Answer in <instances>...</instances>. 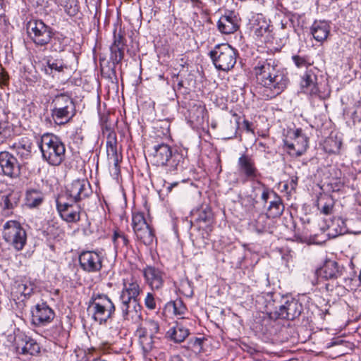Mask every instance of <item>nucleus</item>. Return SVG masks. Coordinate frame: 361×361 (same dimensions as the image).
<instances>
[{"mask_svg": "<svg viewBox=\"0 0 361 361\" xmlns=\"http://www.w3.org/2000/svg\"><path fill=\"white\" fill-rule=\"evenodd\" d=\"M22 343H17V349L23 355H37L40 350L39 344L30 337L23 336L21 339Z\"/></svg>", "mask_w": 361, "mask_h": 361, "instance_id": "30", "label": "nucleus"}, {"mask_svg": "<svg viewBox=\"0 0 361 361\" xmlns=\"http://www.w3.org/2000/svg\"><path fill=\"white\" fill-rule=\"evenodd\" d=\"M74 112H70L62 108L53 106L51 110V116L55 123L58 125L64 124L73 116Z\"/></svg>", "mask_w": 361, "mask_h": 361, "instance_id": "39", "label": "nucleus"}, {"mask_svg": "<svg viewBox=\"0 0 361 361\" xmlns=\"http://www.w3.org/2000/svg\"><path fill=\"white\" fill-rule=\"evenodd\" d=\"M217 28L222 34L233 33L239 28V18L235 12L228 11L219 18Z\"/></svg>", "mask_w": 361, "mask_h": 361, "instance_id": "23", "label": "nucleus"}, {"mask_svg": "<svg viewBox=\"0 0 361 361\" xmlns=\"http://www.w3.org/2000/svg\"><path fill=\"white\" fill-rule=\"evenodd\" d=\"M238 176L235 183H246L252 182V185L260 184L262 174L258 170L254 159L247 154H242L237 161Z\"/></svg>", "mask_w": 361, "mask_h": 361, "instance_id": "6", "label": "nucleus"}, {"mask_svg": "<svg viewBox=\"0 0 361 361\" xmlns=\"http://www.w3.org/2000/svg\"><path fill=\"white\" fill-rule=\"evenodd\" d=\"M145 305L150 310L156 308V302L154 296L152 293H147L145 298Z\"/></svg>", "mask_w": 361, "mask_h": 361, "instance_id": "52", "label": "nucleus"}, {"mask_svg": "<svg viewBox=\"0 0 361 361\" xmlns=\"http://www.w3.org/2000/svg\"><path fill=\"white\" fill-rule=\"evenodd\" d=\"M292 60L295 66L299 68H305L307 69V68L312 67V61H311L307 56L293 55Z\"/></svg>", "mask_w": 361, "mask_h": 361, "instance_id": "45", "label": "nucleus"}, {"mask_svg": "<svg viewBox=\"0 0 361 361\" xmlns=\"http://www.w3.org/2000/svg\"><path fill=\"white\" fill-rule=\"evenodd\" d=\"M51 106L62 108L68 111L74 112L75 105L71 96L66 94L56 95L51 102Z\"/></svg>", "mask_w": 361, "mask_h": 361, "instance_id": "35", "label": "nucleus"}, {"mask_svg": "<svg viewBox=\"0 0 361 361\" xmlns=\"http://www.w3.org/2000/svg\"><path fill=\"white\" fill-rule=\"evenodd\" d=\"M39 148L42 159L49 165L59 166L65 159V145L59 137L52 133L42 135Z\"/></svg>", "mask_w": 361, "mask_h": 361, "instance_id": "3", "label": "nucleus"}, {"mask_svg": "<svg viewBox=\"0 0 361 361\" xmlns=\"http://www.w3.org/2000/svg\"><path fill=\"white\" fill-rule=\"evenodd\" d=\"M8 80V75L1 70L0 73V84H5Z\"/></svg>", "mask_w": 361, "mask_h": 361, "instance_id": "59", "label": "nucleus"}, {"mask_svg": "<svg viewBox=\"0 0 361 361\" xmlns=\"http://www.w3.org/2000/svg\"><path fill=\"white\" fill-rule=\"evenodd\" d=\"M150 161L157 166H166L169 171H182L185 168V156L178 151L173 152L166 144H159L153 147V151L149 155Z\"/></svg>", "mask_w": 361, "mask_h": 361, "instance_id": "2", "label": "nucleus"}, {"mask_svg": "<svg viewBox=\"0 0 361 361\" xmlns=\"http://www.w3.org/2000/svg\"><path fill=\"white\" fill-rule=\"evenodd\" d=\"M102 262L103 256L100 252L86 250L79 255L80 267L85 272L99 271L102 268Z\"/></svg>", "mask_w": 361, "mask_h": 361, "instance_id": "13", "label": "nucleus"}, {"mask_svg": "<svg viewBox=\"0 0 361 361\" xmlns=\"http://www.w3.org/2000/svg\"><path fill=\"white\" fill-rule=\"evenodd\" d=\"M346 116H349L353 123H361V102L355 105L352 109L345 113Z\"/></svg>", "mask_w": 361, "mask_h": 361, "instance_id": "47", "label": "nucleus"}, {"mask_svg": "<svg viewBox=\"0 0 361 361\" xmlns=\"http://www.w3.org/2000/svg\"><path fill=\"white\" fill-rule=\"evenodd\" d=\"M250 228L258 234L273 233L276 229V221L266 214H260L249 224Z\"/></svg>", "mask_w": 361, "mask_h": 361, "instance_id": "22", "label": "nucleus"}, {"mask_svg": "<svg viewBox=\"0 0 361 361\" xmlns=\"http://www.w3.org/2000/svg\"><path fill=\"white\" fill-rule=\"evenodd\" d=\"M32 322L34 325L43 326L49 324L54 318V311L47 304L42 302L31 309Z\"/></svg>", "mask_w": 361, "mask_h": 361, "instance_id": "17", "label": "nucleus"}, {"mask_svg": "<svg viewBox=\"0 0 361 361\" xmlns=\"http://www.w3.org/2000/svg\"><path fill=\"white\" fill-rule=\"evenodd\" d=\"M11 147L23 159H27L31 157L32 142L27 137H21L18 142H14Z\"/></svg>", "mask_w": 361, "mask_h": 361, "instance_id": "29", "label": "nucleus"}, {"mask_svg": "<svg viewBox=\"0 0 361 361\" xmlns=\"http://www.w3.org/2000/svg\"><path fill=\"white\" fill-rule=\"evenodd\" d=\"M319 70L314 67L307 68L301 77L300 88L306 94L312 97H320L317 73Z\"/></svg>", "mask_w": 361, "mask_h": 361, "instance_id": "16", "label": "nucleus"}, {"mask_svg": "<svg viewBox=\"0 0 361 361\" xmlns=\"http://www.w3.org/2000/svg\"><path fill=\"white\" fill-rule=\"evenodd\" d=\"M343 343H344L343 340H342L339 338H333L329 343H328L326 345V347L328 348H329L335 346V345H343Z\"/></svg>", "mask_w": 361, "mask_h": 361, "instance_id": "57", "label": "nucleus"}, {"mask_svg": "<svg viewBox=\"0 0 361 361\" xmlns=\"http://www.w3.org/2000/svg\"><path fill=\"white\" fill-rule=\"evenodd\" d=\"M106 145L108 158L113 160L114 165L117 166L118 163V156L116 136L114 133L109 134Z\"/></svg>", "mask_w": 361, "mask_h": 361, "instance_id": "37", "label": "nucleus"}, {"mask_svg": "<svg viewBox=\"0 0 361 361\" xmlns=\"http://www.w3.org/2000/svg\"><path fill=\"white\" fill-rule=\"evenodd\" d=\"M252 188L255 190H262V195L261 198L262 200L266 203L267 200L270 198H273V193H276L273 190H271L269 188H267L264 184H263L260 181V184H255L252 185Z\"/></svg>", "mask_w": 361, "mask_h": 361, "instance_id": "48", "label": "nucleus"}, {"mask_svg": "<svg viewBox=\"0 0 361 361\" xmlns=\"http://www.w3.org/2000/svg\"><path fill=\"white\" fill-rule=\"evenodd\" d=\"M139 336L140 343L142 345V350L145 353L149 352L153 348V336L147 334L142 335L137 334Z\"/></svg>", "mask_w": 361, "mask_h": 361, "instance_id": "46", "label": "nucleus"}, {"mask_svg": "<svg viewBox=\"0 0 361 361\" xmlns=\"http://www.w3.org/2000/svg\"><path fill=\"white\" fill-rule=\"evenodd\" d=\"M56 209L61 219L67 223H77L80 219L81 208L78 205H73L56 200Z\"/></svg>", "mask_w": 361, "mask_h": 361, "instance_id": "21", "label": "nucleus"}, {"mask_svg": "<svg viewBox=\"0 0 361 361\" xmlns=\"http://www.w3.org/2000/svg\"><path fill=\"white\" fill-rule=\"evenodd\" d=\"M35 286L28 277L17 278L11 286V296L16 302H23L33 293Z\"/></svg>", "mask_w": 361, "mask_h": 361, "instance_id": "11", "label": "nucleus"}, {"mask_svg": "<svg viewBox=\"0 0 361 361\" xmlns=\"http://www.w3.org/2000/svg\"><path fill=\"white\" fill-rule=\"evenodd\" d=\"M283 300V303L275 311L277 318L293 320L300 315L302 305L298 300L290 296H286Z\"/></svg>", "mask_w": 361, "mask_h": 361, "instance_id": "14", "label": "nucleus"}, {"mask_svg": "<svg viewBox=\"0 0 361 361\" xmlns=\"http://www.w3.org/2000/svg\"><path fill=\"white\" fill-rule=\"evenodd\" d=\"M250 29L255 39L261 43L267 44L273 38L269 21L261 13L254 15L250 20Z\"/></svg>", "mask_w": 361, "mask_h": 361, "instance_id": "10", "label": "nucleus"}, {"mask_svg": "<svg viewBox=\"0 0 361 361\" xmlns=\"http://www.w3.org/2000/svg\"><path fill=\"white\" fill-rule=\"evenodd\" d=\"M190 331L184 320L176 322L166 332V337L176 343L183 342L189 336Z\"/></svg>", "mask_w": 361, "mask_h": 361, "instance_id": "25", "label": "nucleus"}, {"mask_svg": "<svg viewBox=\"0 0 361 361\" xmlns=\"http://www.w3.org/2000/svg\"><path fill=\"white\" fill-rule=\"evenodd\" d=\"M45 195L39 188H27L25 194V204L30 209L38 208L44 200Z\"/></svg>", "mask_w": 361, "mask_h": 361, "instance_id": "27", "label": "nucleus"}, {"mask_svg": "<svg viewBox=\"0 0 361 361\" xmlns=\"http://www.w3.org/2000/svg\"><path fill=\"white\" fill-rule=\"evenodd\" d=\"M253 73L258 83L264 88L267 99L280 94L287 87L289 82L286 71L279 67L273 59H262L255 61Z\"/></svg>", "mask_w": 361, "mask_h": 361, "instance_id": "1", "label": "nucleus"}, {"mask_svg": "<svg viewBox=\"0 0 361 361\" xmlns=\"http://www.w3.org/2000/svg\"><path fill=\"white\" fill-rule=\"evenodd\" d=\"M26 29L29 38L36 47H45L52 39V28L41 20H30Z\"/></svg>", "mask_w": 361, "mask_h": 361, "instance_id": "8", "label": "nucleus"}, {"mask_svg": "<svg viewBox=\"0 0 361 361\" xmlns=\"http://www.w3.org/2000/svg\"><path fill=\"white\" fill-rule=\"evenodd\" d=\"M92 319L100 324L106 323L115 313L116 307L110 298L103 293H93L90 301Z\"/></svg>", "mask_w": 361, "mask_h": 361, "instance_id": "5", "label": "nucleus"}, {"mask_svg": "<svg viewBox=\"0 0 361 361\" xmlns=\"http://www.w3.org/2000/svg\"><path fill=\"white\" fill-rule=\"evenodd\" d=\"M341 140L336 135H330L324 142V149L328 153L336 154L339 152L341 147Z\"/></svg>", "mask_w": 361, "mask_h": 361, "instance_id": "41", "label": "nucleus"}, {"mask_svg": "<svg viewBox=\"0 0 361 361\" xmlns=\"http://www.w3.org/2000/svg\"><path fill=\"white\" fill-rule=\"evenodd\" d=\"M18 204V198L13 194L1 195L0 200V209L3 215L8 216L13 214L14 208Z\"/></svg>", "mask_w": 361, "mask_h": 361, "instance_id": "32", "label": "nucleus"}, {"mask_svg": "<svg viewBox=\"0 0 361 361\" xmlns=\"http://www.w3.org/2000/svg\"><path fill=\"white\" fill-rule=\"evenodd\" d=\"M66 66L62 59L47 57L43 59L42 63V71L45 74L54 77L56 73L63 72Z\"/></svg>", "mask_w": 361, "mask_h": 361, "instance_id": "26", "label": "nucleus"}, {"mask_svg": "<svg viewBox=\"0 0 361 361\" xmlns=\"http://www.w3.org/2000/svg\"><path fill=\"white\" fill-rule=\"evenodd\" d=\"M125 45L124 37L120 30L118 33L116 32V29L114 31V42L110 47L123 49Z\"/></svg>", "mask_w": 361, "mask_h": 361, "instance_id": "50", "label": "nucleus"}, {"mask_svg": "<svg viewBox=\"0 0 361 361\" xmlns=\"http://www.w3.org/2000/svg\"><path fill=\"white\" fill-rule=\"evenodd\" d=\"M51 299L52 300H59L60 299V290L59 289H54L52 292H51Z\"/></svg>", "mask_w": 361, "mask_h": 361, "instance_id": "60", "label": "nucleus"}, {"mask_svg": "<svg viewBox=\"0 0 361 361\" xmlns=\"http://www.w3.org/2000/svg\"><path fill=\"white\" fill-rule=\"evenodd\" d=\"M132 225L134 232L140 230L148 225L144 214L141 212H134L132 216Z\"/></svg>", "mask_w": 361, "mask_h": 361, "instance_id": "44", "label": "nucleus"}, {"mask_svg": "<svg viewBox=\"0 0 361 361\" xmlns=\"http://www.w3.org/2000/svg\"><path fill=\"white\" fill-rule=\"evenodd\" d=\"M24 77L30 82H35L38 80V74L36 70L32 68L30 71L25 72Z\"/></svg>", "mask_w": 361, "mask_h": 361, "instance_id": "54", "label": "nucleus"}, {"mask_svg": "<svg viewBox=\"0 0 361 361\" xmlns=\"http://www.w3.org/2000/svg\"><path fill=\"white\" fill-rule=\"evenodd\" d=\"M111 59L114 64H118L123 58V49L110 47Z\"/></svg>", "mask_w": 361, "mask_h": 361, "instance_id": "49", "label": "nucleus"}, {"mask_svg": "<svg viewBox=\"0 0 361 361\" xmlns=\"http://www.w3.org/2000/svg\"><path fill=\"white\" fill-rule=\"evenodd\" d=\"M251 123L248 121L247 120H244L243 121V127L245 128V130L247 132L253 133V130L251 128Z\"/></svg>", "mask_w": 361, "mask_h": 361, "instance_id": "61", "label": "nucleus"}, {"mask_svg": "<svg viewBox=\"0 0 361 361\" xmlns=\"http://www.w3.org/2000/svg\"><path fill=\"white\" fill-rule=\"evenodd\" d=\"M197 111L198 115L196 118V122L200 124L202 122H203L204 109L202 107H199L197 109Z\"/></svg>", "mask_w": 361, "mask_h": 361, "instance_id": "58", "label": "nucleus"}, {"mask_svg": "<svg viewBox=\"0 0 361 361\" xmlns=\"http://www.w3.org/2000/svg\"><path fill=\"white\" fill-rule=\"evenodd\" d=\"M159 329V323L152 319H147L137 329V334L154 336Z\"/></svg>", "mask_w": 361, "mask_h": 361, "instance_id": "40", "label": "nucleus"}, {"mask_svg": "<svg viewBox=\"0 0 361 361\" xmlns=\"http://www.w3.org/2000/svg\"><path fill=\"white\" fill-rule=\"evenodd\" d=\"M192 219L197 223L210 224L212 221L213 214L211 208L207 205H202L200 207L191 212Z\"/></svg>", "mask_w": 361, "mask_h": 361, "instance_id": "31", "label": "nucleus"}, {"mask_svg": "<svg viewBox=\"0 0 361 361\" xmlns=\"http://www.w3.org/2000/svg\"><path fill=\"white\" fill-rule=\"evenodd\" d=\"M178 184V182H173V183H169L168 185L166 186V190L168 192H171L172 188L177 186Z\"/></svg>", "mask_w": 361, "mask_h": 361, "instance_id": "63", "label": "nucleus"}, {"mask_svg": "<svg viewBox=\"0 0 361 361\" xmlns=\"http://www.w3.org/2000/svg\"><path fill=\"white\" fill-rule=\"evenodd\" d=\"M327 229L328 235L331 238H336L348 231L345 221L340 217L334 218L331 224L328 225Z\"/></svg>", "mask_w": 361, "mask_h": 361, "instance_id": "33", "label": "nucleus"}, {"mask_svg": "<svg viewBox=\"0 0 361 361\" xmlns=\"http://www.w3.org/2000/svg\"><path fill=\"white\" fill-rule=\"evenodd\" d=\"M142 272L145 283L152 290H160L164 287L165 274L163 271L154 266H147Z\"/></svg>", "mask_w": 361, "mask_h": 361, "instance_id": "19", "label": "nucleus"}, {"mask_svg": "<svg viewBox=\"0 0 361 361\" xmlns=\"http://www.w3.org/2000/svg\"><path fill=\"white\" fill-rule=\"evenodd\" d=\"M3 238L17 251L22 250L27 242L26 231L16 221H8L5 223Z\"/></svg>", "mask_w": 361, "mask_h": 361, "instance_id": "9", "label": "nucleus"}, {"mask_svg": "<svg viewBox=\"0 0 361 361\" xmlns=\"http://www.w3.org/2000/svg\"><path fill=\"white\" fill-rule=\"evenodd\" d=\"M137 238L145 245H149L152 243L154 239L153 231L149 225L135 232Z\"/></svg>", "mask_w": 361, "mask_h": 361, "instance_id": "43", "label": "nucleus"}, {"mask_svg": "<svg viewBox=\"0 0 361 361\" xmlns=\"http://www.w3.org/2000/svg\"><path fill=\"white\" fill-rule=\"evenodd\" d=\"M318 207L320 209L321 213L328 215L330 214L333 209L332 201L328 199L324 204H322V200L318 203Z\"/></svg>", "mask_w": 361, "mask_h": 361, "instance_id": "51", "label": "nucleus"}, {"mask_svg": "<svg viewBox=\"0 0 361 361\" xmlns=\"http://www.w3.org/2000/svg\"><path fill=\"white\" fill-rule=\"evenodd\" d=\"M56 1L63 8L65 7V5L68 4L69 3V1L68 0H56Z\"/></svg>", "mask_w": 361, "mask_h": 361, "instance_id": "64", "label": "nucleus"}, {"mask_svg": "<svg viewBox=\"0 0 361 361\" xmlns=\"http://www.w3.org/2000/svg\"><path fill=\"white\" fill-rule=\"evenodd\" d=\"M92 192L91 185L87 179H77L66 187V195L73 202L88 197Z\"/></svg>", "mask_w": 361, "mask_h": 361, "instance_id": "12", "label": "nucleus"}, {"mask_svg": "<svg viewBox=\"0 0 361 361\" xmlns=\"http://www.w3.org/2000/svg\"><path fill=\"white\" fill-rule=\"evenodd\" d=\"M0 167L3 175L14 178L20 173V164L11 153L4 151L0 152Z\"/></svg>", "mask_w": 361, "mask_h": 361, "instance_id": "18", "label": "nucleus"}, {"mask_svg": "<svg viewBox=\"0 0 361 361\" xmlns=\"http://www.w3.org/2000/svg\"><path fill=\"white\" fill-rule=\"evenodd\" d=\"M49 43H51V51L61 52L67 45V39L61 34L54 35L52 32V39Z\"/></svg>", "mask_w": 361, "mask_h": 361, "instance_id": "42", "label": "nucleus"}, {"mask_svg": "<svg viewBox=\"0 0 361 361\" xmlns=\"http://www.w3.org/2000/svg\"><path fill=\"white\" fill-rule=\"evenodd\" d=\"M310 33L319 42L325 41L330 33V25L326 20H315L310 27Z\"/></svg>", "mask_w": 361, "mask_h": 361, "instance_id": "28", "label": "nucleus"}, {"mask_svg": "<svg viewBox=\"0 0 361 361\" xmlns=\"http://www.w3.org/2000/svg\"><path fill=\"white\" fill-rule=\"evenodd\" d=\"M112 242L116 252L128 249L129 239L125 233L120 229H116L112 235Z\"/></svg>", "mask_w": 361, "mask_h": 361, "instance_id": "38", "label": "nucleus"}, {"mask_svg": "<svg viewBox=\"0 0 361 361\" xmlns=\"http://www.w3.org/2000/svg\"><path fill=\"white\" fill-rule=\"evenodd\" d=\"M238 54V51L227 43L216 44L209 51V56L216 69L224 72L234 67Z\"/></svg>", "mask_w": 361, "mask_h": 361, "instance_id": "4", "label": "nucleus"}, {"mask_svg": "<svg viewBox=\"0 0 361 361\" xmlns=\"http://www.w3.org/2000/svg\"><path fill=\"white\" fill-rule=\"evenodd\" d=\"M165 311L178 317V319H184L187 307L181 300H176L166 304Z\"/></svg>", "mask_w": 361, "mask_h": 361, "instance_id": "34", "label": "nucleus"}, {"mask_svg": "<svg viewBox=\"0 0 361 361\" xmlns=\"http://www.w3.org/2000/svg\"><path fill=\"white\" fill-rule=\"evenodd\" d=\"M298 178L297 176H292L290 178V181L289 184L292 189H294L296 187V185L298 184Z\"/></svg>", "mask_w": 361, "mask_h": 361, "instance_id": "62", "label": "nucleus"}, {"mask_svg": "<svg viewBox=\"0 0 361 361\" xmlns=\"http://www.w3.org/2000/svg\"><path fill=\"white\" fill-rule=\"evenodd\" d=\"M283 141L285 149L291 157L301 156L308 147L307 137L300 128L288 130Z\"/></svg>", "mask_w": 361, "mask_h": 361, "instance_id": "7", "label": "nucleus"}, {"mask_svg": "<svg viewBox=\"0 0 361 361\" xmlns=\"http://www.w3.org/2000/svg\"><path fill=\"white\" fill-rule=\"evenodd\" d=\"M343 267L334 260H326L317 270V275L326 280L336 279L342 274Z\"/></svg>", "mask_w": 361, "mask_h": 361, "instance_id": "24", "label": "nucleus"}, {"mask_svg": "<svg viewBox=\"0 0 361 361\" xmlns=\"http://www.w3.org/2000/svg\"><path fill=\"white\" fill-rule=\"evenodd\" d=\"M118 305L123 320L135 324L141 321L142 307L139 300H118Z\"/></svg>", "mask_w": 361, "mask_h": 361, "instance_id": "15", "label": "nucleus"}, {"mask_svg": "<svg viewBox=\"0 0 361 361\" xmlns=\"http://www.w3.org/2000/svg\"><path fill=\"white\" fill-rule=\"evenodd\" d=\"M62 330H63L62 326L60 324H56L51 329L50 336L53 338L56 339L60 336V335L62 332Z\"/></svg>", "mask_w": 361, "mask_h": 361, "instance_id": "55", "label": "nucleus"}, {"mask_svg": "<svg viewBox=\"0 0 361 361\" xmlns=\"http://www.w3.org/2000/svg\"><path fill=\"white\" fill-rule=\"evenodd\" d=\"M123 287L119 293L118 300H139L138 297L142 293L140 281L131 276L123 279Z\"/></svg>", "mask_w": 361, "mask_h": 361, "instance_id": "20", "label": "nucleus"}, {"mask_svg": "<svg viewBox=\"0 0 361 361\" xmlns=\"http://www.w3.org/2000/svg\"><path fill=\"white\" fill-rule=\"evenodd\" d=\"M185 2H190L192 8L201 9L204 7L202 0H185Z\"/></svg>", "mask_w": 361, "mask_h": 361, "instance_id": "56", "label": "nucleus"}, {"mask_svg": "<svg viewBox=\"0 0 361 361\" xmlns=\"http://www.w3.org/2000/svg\"><path fill=\"white\" fill-rule=\"evenodd\" d=\"M283 210L284 206L281 197L276 193H273V198L270 201L267 214L274 219L276 217L280 216Z\"/></svg>", "mask_w": 361, "mask_h": 361, "instance_id": "36", "label": "nucleus"}, {"mask_svg": "<svg viewBox=\"0 0 361 361\" xmlns=\"http://www.w3.org/2000/svg\"><path fill=\"white\" fill-rule=\"evenodd\" d=\"M47 233L49 239L56 240L60 238L61 230L52 226L47 228Z\"/></svg>", "mask_w": 361, "mask_h": 361, "instance_id": "53", "label": "nucleus"}]
</instances>
